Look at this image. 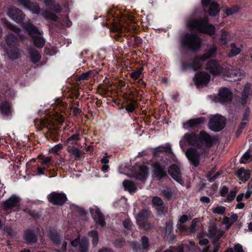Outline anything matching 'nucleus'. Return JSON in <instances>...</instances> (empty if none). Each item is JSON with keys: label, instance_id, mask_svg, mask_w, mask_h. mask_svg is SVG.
<instances>
[{"label": "nucleus", "instance_id": "f257e3e1", "mask_svg": "<svg viewBox=\"0 0 252 252\" xmlns=\"http://www.w3.org/2000/svg\"><path fill=\"white\" fill-rule=\"evenodd\" d=\"M213 142V137L205 131H201L199 134L194 133H186L182 138L180 143L182 149H184L185 143L200 149L211 147Z\"/></svg>", "mask_w": 252, "mask_h": 252}, {"label": "nucleus", "instance_id": "f03ea898", "mask_svg": "<svg viewBox=\"0 0 252 252\" xmlns=\"http://www.w3.org/2000/svg\"><path fill=\"white\" fill-rule=\"evenodd\" d=\"M187 26L190 29H196L201 32L212 35L215 32V27L209 24L207 19L203 20H189L187 22Z\"/></svg>", "mask_w": 252, "mask_h": 252}, {"label": "nucleus", "instance_id": "7ed1b4c3", "mask_svg": "<svg viewBox=\"0 0 252 252\" xmlns=\"http://www.w3.org/2000/svg\"><path fill=\"white\" fill-rule=\"evenodd\" d=\"M24 27L32 38L35 46L38 48L43 47L45 44V40L41 36V33L34 26L31 24H26Z\"/></svg>", "mask_w": 252, "mask_h": 252}, {"label": "nucleus", "instance_id": "20e7f679", "mask_svg": "<svg viewBox=\"0 0 252 252\" xmlns=\"http://www.w3.org/2000/svg\"><path fill=\"white\" fill-rule=\"evenodd\" d=\"M70 241V245L66 246L67 252H72L75 250H78L80 252H85L87 251L88 248L89 242L87 238H84L80 242V238L77 236L74 240H71L67 237L66 238Z\"/></svg>", "mask_w": 252, "mask_h": 252}, {"label": "nucleus", "instance_id": "39448f33", "mask_svg": "<svg viewBox=\"0 0 252 252\" xmlns=\"http://www.w3.org/2000/svg\"><path fill=\"white\" fill-rule=\"evenodd\" d=\"M217 50V47L213 45L208 49L206 50L205 54L200 58L196 57L194 59L192 62V67L194 70L200 69L201 68L202 62L206 59L213 57Z\"/></svg>", "mask_w": 252, "mask_h": 252}, {"label": "nucleus", "instance_id": "423d86ee", "mask_svg": "<svg viewBox=\"0 0 252 252\" xmlns=\"http://www.w3.org/2000/svg\"><path fill=\"white\" fill-rule=\"evenodd\" d=\"M183 45L192 50L199 48L201 44V39L196 35L187 34L182 41Z\"/></svg>", "mask_w": 252, "mask_h": 252}, {"label": "nucleus", "instance_id": "0eeeda50", "mask_svg": "<svg viewBox=\"0 0 252 252\" xmlns=\"http://www.w3.org/2000/svg\"><path fill=\"white\" fill-rule=\"evenodd\" d=\"M225 125V118L219 115H216L212 117L209 122V128L214 131L221 130Z\"/></svg>", "mask_w": 252, "mask_h": 252}, {"label": "nucleus", "instance_id": "6e6552de", "mask_svg": "<svg viewBox=\"0 0 252 252\" xmlns=\"http://www.w3.org/2000/svg\"><path fill=\"white\" fill-rule=\"evenodd\" d=\"M48 236L54 244L58 247L56 250L57 251L59 252H70L69 250V252H67L66 249L67 242L65 241L61 242L59 235L57 232L55 231H50Z\"/></svg>", "mask_w": 252, "mask_h": 252}, {"label": "nucleus", "instance_id": "1a4fd4ad", "mask_svg": "<svg viewBox=\"0 0 252 252\" xmlns=\"http://www.w3.org/2000/svg\"><path fill=\"white\" fill-rule=\"evenodd\" d=\"M206 69L214 76H221L223 74L222 67L215 60L210 61L206 65Z\"/></svg>", "mask_w": 252, "mask_h": 252}, {"label": "nucleus", "instance_id": "9d476101", "mask_svg": "<svg viewBox=\"0 0 252 252\" xmlns=\"http://www.w3.org/2000/svg\"><path fill=\"white\" fill-rule=\"evenodd\" d=\"M210 80V75L202 71L197 73L194 78L195 84L197 87L206 86Z\"/></svg>", "mask_w": 252, "mask_h": 252}, {"label": "nucleus", "instance_id": "9b49d317", "mask_svg": "<svg viewBox=\"0 0 252 252\" xmlns=\"http://www.w3.org/2000/svg\"><path fill=\"white\" fill-rule=\"evenodd\" d=\"M241 76L240 70L231 68L224 72L222 77L232 82L240 79L242 78Z\"/></svg>", "mask_w": 252, "mask_h": 252}, {"label": "nucleus", "instance_id": "f8f14e48", "mask_svg": "<svg viewBox=\"0 0 252 252\" xmlns=\"http://www.w3.org/2000/svg\"><path fill=\"white\" fill-rule=\"evenodd\" d=\"M224 233V231L220 228L218 229L216 225L213 224L209 226L207 236L210 239H219L223 236Z\"/></svg>", "mask_w": 252, "mask_h": 252}, {"label": "nucleus", "instance_id": "ddd939ff", "mask_svg": "<svg viewBox=\"0 0 252 252\" xmlns=\"http://www.w3.org/2000/svg\"><path fill=\"white\" fill-rule=\"evenodd\" d=\"M67 199L66 195L63 193L53 192L48 196V200L50 202L55 204L62 205Z\"/></svg>", "mask_w": 252, "mask_h": 252}, {"label": "nucleus", "instance_id": "4468645a", "mask_svg": "<svg viewBox=\"0 0 252 252\" xmlns=\"http://www.w3.org/2000/svg\"><path fill=\"white\" fill-rule=\"evenodd\" d=\"M149 216L148 210H143L140 212L136 217L137 224L140 227L147 229L149 227V224L146 223V220Z\"/></svg>", "mask_w": 252, "mask_h": 252}, {"label": "nucleus", "instance_id": "2eb2a0df", "mask_svg": "<svg viewBox=\"0 0 252 252\" xmlns=\"http://www.w3.org/2000/svg\"><path fill=\"white\" fill-rule=\"evenodd\" d=\"M169 174L172 178L179 183L182 184L183 182L181 178L180 169L176 164L171 165L168 170Z\"/></svg>", "mask_w": 252, "mask_h": 252}, {"label": "nucleus", "instance_id": "dca6fc26", "mask_svg": "<svg viewBox=\"0 0 252 252\" xmlns=\"http://www.w3.org/2000/svg\"><path fill=\"white\" fill-rule=\"evenodd\" d=\"M186 155L189 160L195 167L197 166L199 162V154L193 148H190L187 150Z\"/></svg>", "mask_w": 252, "mask_h": 252}, {"label": "nucleus", "instance_id": "f3484780", "mask_svg": "<svg viewBox=\"0 0 252 252\" xmlns=\"http://www.w3.org/2000/svg\"><path fill=\"white\" fill-rule=\"evenodd\" d=\"M7 15L10 18L18 23L22 21L24 17L22 11L15 8L9 9L7 11Z\"/></svg>", "mask_w": 252, "mask_h": 252}, {"label": "nucleus", "instance_id": "a211bd4d", "mask_svg": "<svg viewBox=\"0 0 252 252\" xmlns=\"http://www.w3.org/2000/svg\"><path fill=\"white\" fill-rule=\"evenodd\" d=\"M90 212L92 217L96 223L103 226L105 225L104 217L101 214L99 210L96 206L90 208Z\"/></svg>", "mask_w": 252, "mask_h": 252}, {"label": "nucleus", "instance_id": "6ab92c4d", "mask_svg": "<svg viewBox=\"0 0 252 252\" xmlns=\"http://www.w3.org/2000/svg\"><path fill=\"white\" fill-rule=\"evenodd\" d=\"M205 120L203 117H199L190 119L183 124L184 128L189 129L191 128H195L204 123Z\"/></svg>", "mask_w": 252, "mask_h": 252}, {"label": "nucleus", "instance_id": "aec40b11", "mask_svg": "<svg viewBox=\"0 0 252 252\" xmlns=\"http://www.w3.org/2000/svg\"><path fill=\"white\" fill-rule=\"evenodd\" d=\"M218 98L221 103L230 101L232 98V93L227 88H221L220 90Z\"/></svg>", "mask_w": 252, "mask_h": 252}, {"label": "nucleus", "instance_id": "412c9836", "mask_svg": "<svg viewBox=\"0 0 252 252\" xmlns=\"http://www.w3.org/2000/svg\"><path fill=\"white\" fill-rule=\"evenodd\" d=\"M20 198L14 195L10 196L3 203V207L6 210H9L16 207L19 203Z\"/></svg>", "mask_w": 252, "mask_h": 252}, {"label": "nucleus", "instance_id": "4be33fe9", "mask_svg": "<svg viewBox=\"0 0 252 252\" xmlns=\"http://www.w3.org/2000/svg\"><path fill=\"white\" fill-rule=\"evenodd\" d=\"M149 165V163H147V165H142L138 168L135 174L137 179L141 181H144L146 179L148 174Z\"/></svg>", "mask_w": 252, "mask_h": 252}, {"label": "nucleus", "instance_id": "5701e85b", "mask_svg": "<svg viewBox=\"0 0 252 252\" xmlns=\"http://www.w3.org/2000/svg\"><path fill=\"white\" fill-rule=\"evenodd\" d=\"M166 164L160 165L159 163L156 162L151 166L153 168V172L154 174L158 178L160 179L165 176L166 173L164 171Z\"/></svg>", "mask_w": 252, "mask_h": 252}, {"label": "nucleus", "instance_id": "b1692460", "mask_svg": "<svg viewBox=\"0 0 252 252\" xmlns=\"http://www.w3.org/2000/svg\"><path fill=\"white\" fill-rule=\"evenodd\" d=\"M238 219V215L236 214H233L228 218L224 217L222 220V223L226 225V230H228L230 226L233 224Z\"/></svg>", "mask_w": 252, "mask_h": 252}, {"label": "nucleus", "instance_id": "393cba45", "mask_svg": "<svg viewBox=\"0 0 252 252\" xmlns=\"http://www.w3.org/2000/svg\"><path fill=\"white\" fill-rule=\"evenodd\" d=\"M220 244L214 241L212 245L205 246L200 252H218Z\"/></svg>", "mask_w": 252, "mask_h": 252}, {"label": "nucleus", "instance_id": "a878e982", "mask_svg": "<svg viewBox=\"0 0 252 252\" xmlns=\"http://www.w3.org/2000/svg\"><path fill=\"white\" fill-rule=\"evenodd\" d=\"M6 42L9 48L17 47L18 39L12 34H9L6 36Z\"/></svg>", "mask_w": 252, "mask_h": 252}, {"label": "nucleus", "instance_id": "bb28decb", "mask_svg": "<svg viewBox=\"0 0 252 252\" xmlns=\"http://www.w3.org/2000/svg\"><path fill=\"white\" fill-rule=\"evenodd\" d=\"M6 52L9 58L11 60H16L20 57L19 50L17 47L7 48Z\"/></svg>", "mask_w": 252, "mask_h": 252}, {"label": "nucleus", "instance_id": "cd10ccee", "mask_svg": "<svg viewBox=\"0 0 252 252\" xmlns=\"http://www.w3.org/2000/svg\"><path fill=\"white\" fill-rule=\"evenodd\" d=\"M236 174L240 180L246 181L250 177V171L240 168L237 171Z\"/></svg>", "mask_w": 252, "mask_h": 252}, {"label": "nucleus", "instance_id": "c85d7f7f", "mask_svg": "<svg viewBox=\"0 0 252 252\" xmlns=\"http://www.w3.org/2000/svg\"><path fill=\"white\" fill-rule=\"evenodd\" d=\"M29 52L31 56V60L32 63H35L40 61L41 59V55L37 51L32 48H30Z\"/></svg>", "mask_w": 252, "mask_h": 252}, {"label": "nucleus", "instance_id": "c756f323", "mask_svg": "<svg viewBox=\"0 0 252 252\" xmlns=\"http://www.w3.org/2000/svg\"><path fill=\"white\" fill-rule=\"evenodd\" d=\"M24 238L28 244L35 243L37 240L34 234L31 231H27L25 233Z\"/></svg>", "mask_w": 252, "mask_h": 252}, {"label": "nucleus", "instance_id": "7c9ffc66", "mask_svg": "<svg viewBox=\"0 0 252 252\" xmlns=\"http://www.w3.org/2000/svg\"><path fill=\"white\" fill-rule=\"evenodd\" d=\"M220 12V9L217 3L212 1L210 5L209 13L211 16H215Z\"/></svg>", "mask_w": 252, "mask_h": 252}, {"label": "nucleus", "instance_id": "2f4dec72", "mask_svg": "<svg viewBox=\"0 0 252 252\" xmlns=\"http://www.w3.org/2000/svg\"><path fill=\"white\" fill-rule=\"evenodd\" d=\"M123 186L125 189L127 190L129 192L134 191L136 189L135 184L130 181L125 180L123 182Z\"/></svg>", "mask_w": 252, "mask_h": 252}, {"label": "nucleus", "instance_id": "473e14b6", "mask_svg": "<svg viewBox=\"0 0 252 252\" xmlns=\"http://www.w3.org/2000/svg\"><path fill=\"white\" fill-rule=\"evenodd\" d=\"M231 50L228 54L229 57L235 56L240 53V48L237 47L234 43H232L230 45Z\"/></svg>", "mask_w": 252, "mask_h": 252}, {"label": "nucleus", "instance_id": "72a5a7b5", "mask_svg": "<svg viewBox=\"0 0 252 252\" xmlns=\"http://www.w3.org/2000/svg\"><path fill=\"white\" fill-rule=\"evenodd\" d=\"M225 209L226 208L225 207L217 205L216 206L212 208V211L214 214L222 215L224 214Z\"/></svg>", "mask_w": 252, "mask_h": 252}, {"label": "nucleus", "instance_id": "f704fd0d", "mask_svg": "<svg viewBox=\"0 0 252 252\" xmlns=\"http://www.w3.org/2000/svg\"><path fill=\"white\" fill-rule=\"evenodd\" d=\"M1 113L7 115L10 112V108L9 104L6 102H2L0 105Z\"/></svg>", "mask_w": 252, "mask_h": 252}, {"label": "nucleus", "instance_id": "c9c22d12", "mask_svg": "<svg viewBox=\"0 0 252 252\" xmlns=\"http://www.w3.org/2000/svg\"><path fill=\"white\" fill-rule=\"evenodd\" d=\"M237 191L235 190H231L227 194V197L222 200L223 202H230L235 198Z\"/></svg>", "mask_w": 252, "mask_h": 252}, {"label": "nucleus", "instance_id": "e433bc0d", "mask_svg": "<svg viewBox=\"0 0 252 252\" xmlns=\"http://www.w3.org/2000/svg\"><path fill=\"white\" fill-rule=\"evenodd\" d=\"M34 124L35 126L38 127L39 129H42L48 126V121L43 119L36 120L34 121Z\"/></svg>", "mask_w": 252, "mask_h": 252}, {"label": "nucleus", "instance_id": "4c0bfd02", "mask_svg": "<svg viewBox=\"0 0 252 252\" xmlns=\"http://www.w3.org/2000/svg\"><path fill=\"white\" fill-rule=\"evenodd\" d=\"M89 235L92 238V243L94 246H96L98 244V233L95 230H92L89 232Z\"/></svg>", "mask_w": 252, "mask_h": 252}, {"label": "nucleus", "instance_id": "58836bf2", "mask_svg": "<svg viewBox=\"0 0 252 252\" xmlns=\"http://www.w3.org/2000/svg\"><path fill=\"white\" fill-rule=\"evenodd\" d=\"M42 16L47 19H50L53 21H57L58 19L57 16L49 11H45L42 13Z\"/></svg>", "mask_w": 252, "mask_h": 252}, {"label": "nucleus", "instance_id": "ea45409f", "mask_svg": "<svg viewBox=\"0 0 252 252\" xmlns=\"http://www.w3.org/2000/svg\"><path fill=\"white\" fill-rule=\"evenodd\" d=\"M199 219L198 218H194L191 222V226L190 227V231L192 232H196L198 229L197 224L199 222Z\"/></svg>", "mask_w": 252, "mask_h": 252}, {"label": "nucleus", "instance_id": "a19ab883", "mask_svg": "<svg viewBox=\"0 0 252 252\" xmlns=\"http://www.w3.org/2000/svg\"><path fill=\"white\" fill-rule=\"evenodd\" d=\"M251 160H252V156L250 155L248 152H246L242 157L240 162L246 163Z\"/></svg>", "mask_w": 252, "mask_h": 252}, {"label": "nucleus", "instance_id": "79ce46f5", "mask_svg": "<svg viewBox=\"0 0 252 252\" xmlns=\"http://www.w3.org/2000/svg\"><path fill=\"white\" fill-rule=\"evenodd\" d=\"M28 8L30 9V10L33 13H35V14L39 13L40 8H39V5L37 3L31 2V4L30 5V6L28 7Z\"/></svg>", "mask_w": 252, "mask_h": 252}, {"label": "nucleus", "instance_id": "37998d69", "mask_svg": "<svg viewBox=\"0 0 252 252\" xmlns=\"http://www.w3.org/2000/svg\"><path fill=\"white\" fill-rule=\"evenodd\" d=\"M251 85L249 83H247L244 88L242 92V98L243 99H246L249 95V90L251 88Z\"/></svg>", "mask_w": 252, "mask_h": 252}, {"label": "nucleus", "instance_id": "c03bdc74", "mask_svg": "<svg viewBox=\"0 0 252 252\" xmlns=\"http://www.w3.org/2000/svg\"><path fill=\"white\" fill-rule=\"evenodd\" d=\"M238 10L239 7L235 6L230 8H227L224 9V12L227 15H231L238 12Z\"/></svg>", "mask_w": 252, "mask_h": 252}, {"label": "nucleus", "instance_id": "a18cd8bd", "mask_svg": "<svg viewBox=\"0 0 252 252\" xmlns=\"http://www.w3.org/2000/svg\"><path fill=\"white\" fill-rule=\"evenodd\" d=\"M67 151L74 155L76 158H79L80 157V152L79 150L76 148L74 147L68 148Z\"/></svg>", "mask_w": 252, "mask_h": 252}, {"label": "nucleus", "instance_id": "49530a36", "mask_svg": "<svg viewBox=\"0 0 252 252\" xmlns=\"http://www.w3.org/2000/svg\"><path fill=\"white\" fill-rule=\"evenodd\" d=\"M63 145L62 144H58L51 148V152L53 154L58 155L60 154Z\"/></svg>", "mask_w": 252, "mask_h": 252}, {"label": "nucleus", "instance_id": "de8ad7c7", "mask_svg": "<svg viewBox=\"0 0 252 252\" xmlns=\"http://www.w3.org/2000/svg\"><path fill=\"white\" fill-rule=\"evenodd\" d=\"M143 68L141 67L138 70L132 72L130 77L134 80L138 79L142 73Z\"/></svg>", "mask_w": 252, "mask_h": 252}, {"label": "nucleus", "instance_id": "09e8293b", "mask_svg": "<svg viewBox=\"0 0 252 252\" xmlns=\"http://www.w3.org/2000/svg\"><path fill=\"white\" fill-rule=\"evenodd\" d=\"M205 236V234L203 233H200L198 234V238L199 239V243L200 245H206L209 242L208 239L203 238Z\"/></svg>", "mask_w": 252, "mask_h": 252}, {"label": "nucleus", "instance_id": "8fccbe9b", "mask_svg": "<svg viewBox=\"0 0 252 252\" xmlns=\"http://www.w3.org/2000/svg\"><path fill=\"white\" fill-rule=\"evenodd\" d=\"M227 33L225 31H221V34L220 37L221 44L225 45L227 44Z\"/></svg>", "mask_w": 252, "mask_h": 252}, {"label": "nucleus", "instance_id": "3c124183", "mask_svg": "<svg viewBox=\"0 0 252 252\" xmlns=\"http://www.w3.org/2000/svg\"><path fill=\"white\" fill-rule=\"evenodd\" d=\"M51 10L57 13L62 12V9L60 5L58 3L54 4V3L50 6Z\"/></svg>", "mask_w": 252, "mask_h": 252}, {"label": "nucleus", "instance_id": "603ef678", "mask_svg": "<svg viewBox=\"0 0 252 252\" xmlns=\"http://www.w3.org/2000/svg\"><path fill=\"white\" fill-rule=\"evenodd\" d=\"M173 222L172 220H169L166 223V234H170L172 230Z\"/></svg>", "mask_w": 252, "mask_h": 252}, {"label": "nucleus", "instance_id": "864d4df0", "mask_svg": "<svg viewBox=\"0 0 252 252\" xmlns=\"http://www.w3.org/2000/svg\"><path fill=\"white\" fill-rule=\"evenodd\" d=\"M152 202L153 204L156 206H161L163 204L162 200L158 196L153 197Z\"/></svg>", "mask_w": 252, "mask_h": 252}, {"label": "nucleus", "instance_id": "5fc2aeb1", "mask_svg": "<svg viewBox=\"0 0 252 252\" xmlns=\"http://www.w3.org/2000/svg\"><path fill=\"white\" fill-rule=\"evenodd\" d=\"M142 245L143 249L147 250L149 247V243L148 239L146 237H142Z\"/></svg>", "mask_w": 252, "mask_h": 252}, {"label": "nucleus", "instance_id": "6e6d98bb", "mask_svg": "<svg viewBox=\"0 0 252 252\" xmlns=\"http://www.w3.org/2000/svg\"><path fill=\"white\" fill-rule=\"evenodd\" d=\"M31 2L29 0H18V3L20 5H23L27 8L30 6Z\"/></svg>", "mask_w": 252, "mask_h": 252}, {"label": "nucleus", "instance_id": "4d7b16f0", "mask_svg": "<svg viewBox=\"0 0 252 252\" xmlns=\"http://www.w3.org/2000/svg\"><path fill=\"white\" fill-rule=\"evenodd\" d=\"M220 195L222 197H225L228 193V188L223 186L220 191Z\"/></svg>", "mask_w": 252, "mask_h": 252}, {"label": "nucleus", "instance_id": "13d9d810", "mask_svg": "<svg viewBox=\"0 0 252 252\" xmlns=\"http://www.w3.org/2000/svg\"><path fill=\"white\" fill-rule=\"evenodd\" d=\"M176 227H177L176 230L180 232H182L186 229V227L184 223H181L178 222L177 224Z\"/></svg>", "mask_w": 252, "mask_h": 252}, {"label": "nucleus", "instance_id": "bf43d9fd", "mask_svg": "<svg viewBox=\"0 0 252 252\" xmlns=\"http://www.w3.org/2000/svg\"><path fill=\"white\" fill-rule=\"evenodd\" d=\"M78 139V135L77 134H74L67 139V141L71 142V144H73Z\"/></svg>", "mask_w": 252, "mask_h": 252}, {"label": "nucleus", "instance_id": "052dcab7", "mask_svg": "<svg viewBox=\"0 0 252 252\" xmlns=\"http://www.w3.org/2000/svg\"><path fill=\"white\" fill-rule=\"evenodd\" d=\"M188 219L187 215H183L180 218L178 222L184 224L188 220Z\"/></svg>", "mask_w": 252, "mask_h": 252}, {"label": "nucleus", "instance_id": "680f3d73", "mask_svg": "<svg viewBox=\"0 0 252 252\" xmlns=\"http://www.w3.org/2000/svg\"><path fill=\"white\" fill-rule=\"evenodd\" d=\"M6 26L8 27L11 30L14 31L16 32H19L20 31V29L15 26L11 25L10 23H6Z\"/></svg>", "mask_w": 252, "mask_h": 252}, {"label": "nucleus", "instance_id": "e2e57ef3", "mask_svg": "<svg viewBox=\"0 0 252 252\" xmlns=\"http://www.w3.org/2000/svg\"><path fill=\"white\" fill-rule=\"evenodd\" d=\"M235 252H244L243 247L241 245L237 244L234 246Z\"/></svg>", "mask_w": 252, "mask_h": 252}, {"label": "nucleus", "instance_id": "0e129e2a", "mask_svg": "<svg viewBox=\"0 0 252 252\" xmlns=\"http://www.w3.org/2000/svg\"><path fill=\"white\" fill-rule=\"evenodd\" d=\"M123 224L125 228L127 229H129L131 226V221L129 220H125L124 221Z\"/></svg>", "mask_w": 252, "mask_h": 252}, {"label": "nucleus", "instance_id": "69168bd1", "mask_svg": "<svg viewBox=\"0 0 252 252\" xmlns=\"http://www.w3.org/2000/svg\"><path fill=\"white\" fill-rule=\"evenodd\" d=\"M157 151L155 152H157L158 151L159 152H168L171 150V148L170 147H159L158 148L156 149ZM156 155V153H155V155Z\"/></svg>", "mask_w": 252, "mask_h": 252}, {"label": "nucleus", "instance_id": "338daca9", "mask_svg": "<svg viewBox=\"0 0 252 252\" xmlns=\"http://www.w3.org/2000/svg\"><path fill=\"white\" fill-rule=\"evenodd\" d=\"M44 168H42L40 166L38 165L37 167V174L39 175H43L44 174Z\"/></svg>", "mask_w": 252, "mask_h": 252}, {"label": "nucleus", "instance_id": "774afa93", "mask_svg": "<svg viewBox=\"0 0 252 252\" xmlns=\"http://www.w3.org/2000/svg\"><path fill=\"white\" fill-rule=\"evenodd\" d=\"M126 110L129 112H132L135 110V106L132 104H129L126 107Z\"/></svg>", "mask_w": 252, "mask_h": 252}]
</instances>
